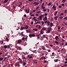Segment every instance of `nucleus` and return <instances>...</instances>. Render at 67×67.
Wrapping results in <instances>:
<instances>
[{
    "instance_id": "obj_6",
    "label": "nucleus",
    "mask_w": 67,
    "mask_h": 67,
    "mask_svg": "<svg viewBox=\"0 0 67 67\" xmlns=\"http://www.w3.org/2000/svg\"><path fill=\"white\" fill-rule=\"evenodd\" d=\"M44 16V15H41V16H39L40 20H42V18Z\"/></svg>"
},
{
    "instance_id": "obj_34",
    "label": "nucleus",
    "mask_w": 67,
    "mask_h": 67,
    "mask_svg": "<svg viewBox=\"0 0 67 67\" xmlns=\"http://www.w3.org/2000/svg\"><path fill=\"white\" fill-rule=\"evenodd\" d=\"M55 43L57 44H59V43L58 41H55Z\"/></svg>"
},
{
    "instance_id": "obj_64",
    "label": "nucleus",
    "mask_w": 67,
    "mask_h": 67,
    "mask_svg": "<svg viewBox=\"0 0 67 67\" xmlns=\"http://www.w3.org/2000/svg\"><path fill=\"white\" fill-rule=\"evenodd\" d=\"M65 45L67 46V42L65 43Z\"/></svg>"
},
{
    "instance_id": "obj_62",
    "label": "nucleus",
    "mask_w": 67,
    "mask_h": 67,
    "mask_svg": "<svg viewBox=\"0 0 67 67\" xmlns=\"http://www.w3.org/2000/svg\"><path fill=\"white\" fill-rule=\"evenodd\" d=\"M52 55L53 56H54V55H53V54H54V52H53V53H52Z\"/></svg>"
},
{
    "instance_id": "obj_49",
    "label": "nucleus",
    "mask_w": 67,
    "mask_h": 67,
    "mask_svg": "<svg viewBox=\"0 0 67 67\" xmlns=\"http://www.w3.org/2000/svg\"><path fill=\"white\" fill-rule=\"evenodd\" d=\"M24 39H25V38H24V37H23L22 38V40L23 41L24 40Z\"/></svg>"
},
{
    "instance_id": "obj_47",
    "label": "nucleus",
    "mask_w": 67,
    "mask_h": 67,
    "mask_svg": "<svg viewBox=\"0 0 67 67\" xmlns=\"http://www.w3.org/2000/svg\"><path fill=\"white\" fill-rule=\"evenodd\" d=\"M39 25H36V28H38V26Z\"/></svg>"
},
{
    "instance_id": "obj_7",
    "label": "nucleus",
    "mask_w": 67,
    "mask_h": 67,
    "mask_svg": "<svg viewBox=\"0 0 67 67\" xmlns=\"http://www.w3.org/2000/svg\"><path fill=\"white\" fill-rule=\"evenodd\" d=\"M15 48L19 49V50H22V48L20 47L19 46L17 47L16 46Z\"/></svg>"
},
{
    "instance_id": "obj_1",
    "label": "nucleus",
    "mask_w": 67,
    "mask_h": 67,
    "mask_svg": "<svg viewBox=\"0 0 67 67\" xmlns=\"http://www.w3.org/2000/svg\"><path fill=\"white\" fill-rule=\"evenodd\" d=\"M48 30L46 32V33H50V31H51L52 29L50 27H49L48 28Z\"/></svg>"
},
{
    "instance_id": "obj_54",
    "label": "nucleus",
    "mask_w": 67,
    "mask_h": 67,
    "mask_svg": "<svg viewBox=\"0 0 67 67\" xmlns=\"http://www.w3.org/2000/svg\"><path fill=\"white\" fill-rule=\"evenodd\" d=\"M22 58H23V59H26V58H25V57H22Z\"/></svg>"
},
{
    "instance_id": "obj_60",
    "label": "nucleus",
    "mask_w": 67,
    "mask_h": 67,
    "mask_svg": "<svg viewBox=\"0 0 67 67\" xmlns=\"http://www.w3.org/2000/svg\"><path fill=\"white\" fill-rule=\"evenodd\" d=\"M42 25H43V24H44V23L43 22H42Z\"/></svg>"
},
{
    "instance_id": "obj_18",
    "label": "nucleus",
    "mask_w": 67,
    "mask_h": 67,
    "mask_svg": "<svg viewBox=\"0 0 67 67\" xmlns=\"http://www.w3.org/2000/svg\"><path fill=\"white\" fill-rule=\"evenodd\" d=\"M50 26H51V27H52V26H53V23H51L50 24Z\"/></svg>"
},
{
    "instance_id": "obj_27",
    "label": "nucleus",
    "mask_w": 67,
    "mask_h": 67,
    "mask_svg": "<svg viewBox=\"0 0 67 67\" xmlns=\"http://www.w3.org/2000/svg\"><path fill=\"white\" fill-rule=\"evenodd\" d=\"M57 13H58L57 11L55 12V14H54V15H55V16H56V15H57Z\"/></svg>"
},
{
    "instance_id": "obj_17",
    "label": "nucleus",
    "mask_w": 67,
    "mask_h": 67,
    "mask_svg": "<svg viewBox=\"0 0 67 67\" xmlns=\"http://www.w3.org/2000/svg\"><path fill=\"white\" fill-rule=\"evenodd\" d=\"M40 34H43V31L41 30V31H40Z\"/></svg>"
},
{
    "instance_id": "obj_8",
    "label": "nucleus",
    "mask_w": 67,
    "mask_h": 67,
    "mask_svg": "<svg viewBox=\"0 0 67 67\" xmlns=\"http://www.w3.org/2000/svg\"><path fill=\"white\" fill-rule=\"evenodd\" d=\"M25 12H26L27 13H29L30 11V9H26L25 10Z\"/></svg>"
},
{
    "instance_id": "obj_30",
    "label": "nucleus",
    "mask_w": 67,
    "mask_h": 67,
    "mask_svg": "<svg viewBox=\"0 0 67 67\" xmlns=\"http://www.w3.org/2000/svg\"><path fill=\"white\" fill-rule=\"evenodd\" d=\"M35 35L34 34H32V37H35Z\"/></svg>"
},
{
    "instance_id": "obj_33",
    "label": "nucleus",
    "mask_w": 67,
    "mask_h": 67,
    "mask_svg": "<svg viewBox=\"0 0 67 67\" xmlns=\"http://www.w3.org/2000/svg\"><path fill=\"white\" fill-rule=\"evenodd\" d=\"M39 39L40 40H41V41H43V38L42 37H41L40 38H39Z\"/></svg>"
},
{
    "instance_id": "obj_15",
    "label": "nucleus",
    "mask_w": 67,
    "mask_h": 67,
    "mask_svg": "<svg viewBox=\"0 0 67 67\" xmlns=\"http://www.w3.org/2000/svg\"><path fill=\"white\" fill-rule=\"evenodd\" d=\"M33 30H34V31H35L36 32L37 31V28L34 29H33Z\"/></svg>"
},
{
    "instance_id": "obj_44",
    "label": "nucleus",
    "mask_w": 67,
    "mask_h": 67,
    "mask_svg": "<svg viewBox=\"0 0 67 67\" xmlns=\"http://www.w3.org/2000/svg\"><path fill=\"white\" fill-rule=\"evenodd\" d=\"M31 58H32V57L31 56H30L29 57V59H31Z\"/></svg>"
},
{
    "instance_id": "obj_28",
    "label": "nucleus",
    "mask_w": 67,
    "mask_h": 67,
    "mask_svg": "<svg viewBox=\"0 0 67 67\" xmlns=\"http://www.w3.org/2000/svg\"><path fill=\"white\" fill-rule=\"evenodd\" d=\"M59 18L60 20H62V19H63V16H60Z\"/></svg>"
},
{
    "instance_id": "obj_41",
    "label": "nucleus",
    "mask_w": 67,
    "mask_h": 67,
    "mask_svg": "<svg viewBox=\"0 0 67 67\" xmlns=\"http://www.w3.org/2000/svg\"><path fill=\"white\" fill-rule=\"evenodd\" d=\"M48 14L47 13H46L44 14L45 16H47V15H48Z\"/></svg>"
},
{
    "instance_id": "obj_53",
    "label": "nucleus",
    "mask_w": 67,
    "mask_h": 67,
    "mask_svg": "<svg viewBox=\"0 0 67 67\" xmlns=\"http://www.w3.org/2000/svg\"><path fill=\"white\" fill-rule=\"evenodd\" d=\"M31 16H34V14H33L31 15Z\"/></svg>"
},
{
    "instance_id": "obj_61",
    "label": "nucleus",
    "mask_w": 67,
    "mask_h": 67,
    "mask_svg": "<svg viewBox=\"0 0 67 67\" xmlns=\"http://www.w3.org/2000/svg\"><path fill=\"white\" fill-rule=\"evenodd\" d=\"M24 17H26V14H25L24 15Z\"/></svg>"
},
{
    "instance_id": "obj_36",
    "label": "nucleus",
    "mask_w": 67,
    "mask_h": 67,
    "mask_svg": "<svg viewBox=\"0 0 67 67\" xmlns=\"http://www.w3.org/2000/svg\"><path fill=\"white\" fill-rule=\"evenodd\" d=\"M21 35L22 36L25 37V35L23 34H21Z\"/></svg>"
},
{
    "instance_id": "obj_50",
    "label": "nucleus",
    "mask_w": 67,
    "mask_h": 67,
    "mask_svg": "<svg viewBox=\"0 0 67 67\" xmlns=\"http://www.w3.org/2000/svg\"><path fill=\"white\" fill-rule=\"evenodd\" d=\"M29 1H34L33 0H28Z\"/></svg>"
},
{
    "instance_id": "obj_42",
    "label": "nucleus",
    "mask_w": 67,
    "mask_h": 67,
    "mask_svg": "<svg viewBox=\"0 0 67 67\" xmlns=\"http://www.w3.org/2000/svg\"><path fill=\"white\" fill-rule=\"evenodd\" d=\"M41 8H42L43 10H44L45 9V7H41Z\"/></svg>"
},
{
    "instance_id": "obj_29",
    "label": "nucleus",
    "mask_w": 67,
    "mask_h": 67,
    "mask_svg": "<svg viewBox=\"0 0 67 67\" xmlns=\"http://www.w3.org/2000/svg\"><path fill=\"white\" fill-rule=\"evenodd\" d=\"M57 38H58V36H55V38L56 40H57V41H58V40L57 39Z\"/></svg>"
},
{
    "instance_id": "obj_45",
    "label": "nucleus",
    "mask_w": 67,
    "mask_h": 67,
    "mask_svg": "<svg viewBox=\"0 0 67 67\" xmlns=\"http://www.w3.org/2000/svg\"><path fill=\"white\" fill-rule=\"evenodd\" d=\"M10 44H9V45H8L7 46V47H8V48H10Z\"/></svg>"
},
{
    "instance_id": "obj_51",
    "label": "nucleus",
    "mask_w": 67,
    "mask_h": 67,
    "mask_svg": "<svg viewBox=\"0 0 67 67\" xmlns=\"http://www.w3.org/2000/svg\"><path fill=\"white\" fill-rule=\"evenodd\" d=\"M23 64L24 65H26V63H23Z\"/></svg>"
},
{
    "instance_id": "obj_20",
    "label": "nucleus",
    "mask_w": 67,
    "mask_h": 67,
    "mask_svg": "<svg viewBox=\"0 0 67 67\" xmlns=\"http://www.w3.org/2000/svg\"><path fill=\"white\" fill-rule=\"evenodd\" d=\"M39 27L38 28V29H41L42 28V26L40 25H38Z\"/></svg>"
},
{
    "instance_id": "obj_38",
    "label": "nucleus",
    "mask_w": 67,
    "mask_h": 67,
    "mask_svg": "<svg viewBox=\"0 0 67 67\" xmlns=\"http://www.w3.org/2000/svg\"><path fill=\"white\" fill-rule=\"evenodd\" d=\"M64 20H67V17H65L64 18Z\"/></svg>"
},
{
    "instance_id": "obj_59",
    "label": "nucleus",
    "mask_w": 67,
    "mask_h": 67,
    "mask_svg": "<svg viewBox=\"0 0 67 67\" xmlns=\"http://www.w3.org/2000/svg\"><path fill=\"white\" fill-rule=\"evenodd\" d=\"M42 58H43L44 59H45V57H43Z\"/></svg>"
},
{
    "instance_id": "obj_22",
    "label": "nucleus",
    "mask_w": 67,
    "mask_h": 67,
    "mask_svg": "<svg viewBox=\"0 0 67 67\" xmlns=\"http://www.w3.org/2000/svg\"><path fill=\"white\" fill-rule=\"evenodd\" d=\"M4 48H8V46L5 45L4 46Z\"/></svg>"
},
{
    "instance_id": "obj_35",
    "label": "nucleus",
    "mask_w": 67,
    "mask_h": 67,
    "mask_svg": "<svg viewBox=\"0 0 67 67\" xmlns=\"http://www.w3.org/2000/svg\"><path fill=\"white\" fill-rule=\"evenodd\" d=\"M29 37H32V34H29Z\"/></svg>"
},
{
    "instance_id": "obj_13",
    "label": "nucleus",
    "mask_w": 67,
    "mask_h": 67,
    "mask_svg": "<svg viewBox=\"0 0 67 67\" xmlns=\"http://www.w3.org/2000/svg\"><path fill=\"white\" fill-rule=\"evenodd\" d=\"M28 28H29V26L27 25H26V26L25 27V29L27 30Z\"/></svg>"
},
{
    "instance_id": "obj_16",
    "label": "nucleus",
    "mask_w": 67,
    "mask_h": 67,
    "mask_svg": "<svg viewBox=\"0 0 67 67\" xmlns=\"http://www.w3.org/2000/svg\"><path fill=\"white\" fill-rule=\"evenodd\" d=\"M8 0H5L4 1H3V3H6V2H7L8 1Z\"/></svg>"
},
{
    "instance_id": "obj_43",
    "label": "nucleus",
    "mask_w": 67,
    "mask_h": 67,
    "mask_svg": "<svg viewBox=\"0 0 67 67\" xmlns=\"http://www.w3.org/2000/svg\"><path fill=\"white\" fill-rule=\"evenodd\" d=\"M46 11V9H45L44 10H43V12H45Z\"/></svg>"
},
{
    "instance_id": "obj_58",
    "label": "nucleus",
    "mask_w": 67,
    "mask_h": 67,
    "mask_svg": "<svg viewBox=\"0 0 67 67\" xmlns=\"http://www.w3.org/2000/svg\"><path fill=\"white\" fill-rule=\"evenodd\" d=\"M50 46H51V47H53V45L52 44H51L50 45Z\"/></svg>"
},
{
    "instance_id": "obj_14",
    "label": "nucleus",
    "mask_w": 67,
    "mask_h": 67,
    "mask_svg": "<svg viewBox=\"0 0 67 67\" xmlns=\"http://www.w3.org/2000/svg\"><path fill=\"white\" fill-rule=\"evenodd\" d=\"M37 40H38L40 38V36L39 35H37Z\"/></svg>"
},
{
    "instance_id": "obj_5",
    "label": "nucleus",
    "mask_w": 67,
    "mask_h": 67,
    "mask_svg": "<svg viewBox=\"0 0 67 67\" xmlns=\"http://www.w3.org/2000/svg\"><path fill=\"white\" fill-rule=\"evenodd\" d=\"M45 24H46V23H47V24L48 25H49V24H50V22L49 21H45Z\"/></svg>"
},
{
    "instance_id": "obj_31",
    "label": "nucleus",
    "mask_w": 67,
    "mask_h": 67,
    "mask_svg": "<svg viewBox=\"0 0 67 67\" xmlns=\"http://www.w3.org/2000/svg\"><path fill=\"white\" fill-rule=\"evenodd\" d=\"M44 6V3H43L42 4L41 7H43Z\"/></svg>"
},
{
    "instance_id": "obj_10",
    "label": "nucleus",
    "mask_w": 67,
    "mask_h": 67,
    "mask_svg": "<svg viewBox=\"0 0 67 67\" xmlns=\"http://www.w3.org/2000/svg\"><path fill=\"white\" fill-rule=\"evenodd\" d=\"M22 42V40H18V41L17 43L18 44H20V43H21Z\"/></svg>"
},
{
    "instance_id": "obj_12",
    "label": "nucleus",
    "mask_w": 67,
    "mask_h": 67,
    "mask_svg": "<svg viewBox=\"0 0 67 67\" xmlns=\"http://www.w3.org/2000/svg\"><path fill=\"white\" fill-rule=\"evenodd\" d=\"M34 4H35V5H37L38 4H39V3L38 2H34Z\"/></svg>"
},
{
    "instance_id": "obj_46",
    "label": "nucleus",
    "mask_w": 67,
    "mask_h": 67,
    "mask_svg": "<svg viewBox=\"0 0 67 67\" xmlns=\"http://www.w3.org/2000/svg\"><path fill=\"white\" fill-rule=\"evenodd\" d=\"M65 1H66L65 0H63L62 1L63 2H65Z\"/></svg>"
},
{
    "instance_id": "obj_52",
    "label": "nucleus",
    "mask_w": 67,
    "mask_h": 67,
    "mask_svg": "<svg viewBox=\"0 0 67 67\" xmlns=\"http://www.w3.org/2000/svg\"><path fill=\"white\" fill-rule=\"evenodd\" d=\"M43 62H44V63H46V62H47V61L44 60L43 61Z\"/></svg>"
},
{
    "instance_id": "obj_25",
    "label": "nucleus",
    "mask_w": 67,
    "mask_h": 67,
    "mask_svg": "<svg viewBox=\"0 0 67 67\" xmlns=\"http://www.w3.org/2000/svg\"><path fill=\"white\" fill-rule=\"evenodd\" d=\"M58 18V16H56L54 17V19H55V20H57Z\"/></svg>"
},
{
    "instance_id": "obj_11",
    "label": "nucleus",
    "mask_w": 67,
    "mask_h": 67,
    "mask_svg": "<svg viewBox=\"0 0 67 67\" xmlns=\"http://www.w3.org/2000/svg\"><path fill=\"white\" fill-rule=\"evenodd\" d=\"M43 20L44 21H47V18L46 16H45L44 18L43 19Z\"/></svg>"
},
{
    "instance_id": "obj_63",
    "label": "nucleus",
    "mask_w": 67,
    "mask_h": 67,
    "mask_svg": "<svg viewBox=\"0 0 67 67\" xmlns=\"http://www.w3.org/2000/svg\"><path fill=\"white\" fill-rule=\"evenodd\" d=\"M36 11V10L35 9L34 10H33V12H35V11Z\"/></svg>"
},
{
    "instance_id": "obj_56",
    "label": "nucleus",
    "mask_w": 67,
    "mask_h": 67,
    "mask_svg": "<svg viewBox=\"0 0 67 67\" xmlns=\"http://www.w3.org/2000/svg\"><path fill=\"white\" fill-rule=\"evenodd\" d=\"M40 13V12H37L36 13H38V14H39Z\"/></svg>"
},
{
    "instance_id": "obj_48",
    "label": "nucleus",
    "mask_w": 67,
    "mask_h": 67,
    "mask_svg": "<svg viewBox=\"0 0 67 67\" xmlns=\"http://www.w3.org/2000/svg\"><path fill=\"white\" fill-rule=\"evenodd\" d=\"M60 26H58V30H59V29H60Z\"/></svg>"
},
{
    "instance_id": "obj_4",
    "label": "nucleus",
    "mask_w": 67,
    "mask_h": 67,
    "mask_svg": "<svg viewBox=\"0 0 67 67\" xmlns=\"http://www.w3.org/2000/svg\"><path fill=\"white\" fill-rule=\"evenodd\" d=\"M52 8L55 11L56 10V5H54L53 6Z\"/></svg>"
},
{
    "instance_id": "obj_40",
    "label": "nucleus",
    "mask_w": 67,
    "mask_h": 67,
    "mask_svg": "<svg viewBox=\"0 0 67 67\" xmlns=\"http://www.w3.org/2000/svg\"><path fill=\"white\" fill-rule=\"evenodd\" d=\"M51 2L50 3L48 4V6H49V5H51Z\"/></svg>"
},
{
    "instance_id": "obj_39",
    "label": "nucleus",
    "mask_w": 67,
    "mask_h": 67,
    "mask_svg": "<svg viewBox=\"0 0 67 67\" xmlns=\"http://www.w3.org/2000/svg\"><path fill=\"white\" fill-rule=\"evenodd\" d=\"M42 37H43V38H45V35H43Z\"/></svg>"
},
{
    "instance_id": "obj_2",
    "label": "nucleus",
    "mask_w": 67,
    "mask_h": 67,
    "mask_svg": "<svg viewBox=\"0 0 67 67\" xmlns=\"http://www.w3.org/2000/svg\"><path fill=\"white\" fill-rule=\"evenodd\" d=\"M15 65L16 67H17V66H18V67H20V65L19 62H18L17 63H16L15 64Z\"/></svg>"
},
{
    "instance_id": "obj_26",
    "label": "nucleus",
    "mask_w": 67,
    "mask_h": 67,
    "mask_svg": "<svg viewBox=\"0 0 67 67\" xmlns=\"http://www.w3.org/2000/svg\"><path fill=\"white\" fill-rule=\"evenodd\" d=\"M67 10H64V13H67Z\"/></svg>"
},
{
    "instance_id": "obj_57",
    "label": "nucleus",
    "mask_w": 67,
    "mask_h": 67,
    "mask_svg": "<svg viewBox=\"0 0 67 67\" xmlns=\"http://www.w3.org/2000/svg\"><path fill=\"white\" fill-rule=\"evenodd\" d=\"M6 40H7V41L8 42V38H6Z\"/></svg>"
},
{
    "instance_id": "obj_21",
    "label": "nucleus",
    "mask_w": 67,
    "mask_h": 67,
    "mask_svg": "<svg viewBox=\"0 0 67 67\" xmlns=\"http://www.w3.org/2000/svg\"><path fill=\"white\" fill-rule=\"evenodd\" d=\"M42 31H45L46 30V28H43L41 29Z\"/></svg>"
},
{
    "instance_id": "obj_32",
    "label": "nucleus",
    "mask_w": 67,
    "mask_h": 67,
    "mask_svg": "<svg viewBox=\"0 0 67 67\" xmlns=\"http://www.w3.org/2000/svg\"><path fill=\"white\" fill-rule=\"evenodd\" d=\"M3 58H0V60H1H1H3Z\"/></svg>"
},
{
    "instance_id": "obj_19",
    "label": "nucleus",
    "mask_w": 67,
    "mask_h": 67,
    "mask_svg": "<svg viewBox=\"0 0 67 67\" xmlns=\"http://www.w3.org/2000/svg\"><path fill=\"white\" fill-rule=\"evenodd\" d=\"M21 30H25V28L24 27H21Z\"/></svg>"
},
{
    "instance_id": "obj_37",
    "label": "nucleus",
    "mask_w": 67,
    "mask_h": 67,
    "mask_svg": "<svg viewBox=\"0 0 67 67\" xmlns=\"http://www.w3.org/2000/svg\"><path fill=\"white\" fill-rule=\"evenodd\" d=\"M58 60L57 59H56V60H54V61L55 62H57V61Z\"/></svg>"
},
{
    "instance_id": "obj_55",
    "label": "nucleus",
    "mask_w": 67,
    "mask_h": 67,
    "mask_svg": "<svg viewBox=\"0 0 67 67\" xmlns=\"http://www.w3.org/2000/svg\"><path fill=\"white\" fill-rule=\"evenodd\" d=\"M59 8H62V6L61 5H60L59 6Z\"/></svg>"
},
{
    "instance_id": "obj_9",
    "label": "nucleus",
    "mask_w": 67,
    "mask_h": 67,
    "mask_svg": "<svg viewBox=\"0 0 67 67\" xmlns=\"http://www.w3.org/2000/svg\"><path fill=\"white\" fill-rule=\"evenodd\" d=\"M26 33H31V31L30 30H29V29L27 30H26Z\"/></svg>"
},
{
    "instance_id": "obj_24",
    "label": "nucleus",
    "mask_w": 67,
    "mask_h": 67,
    "mask_svg": "<svg viewBox=\"0 0 67 67\" xmlns=\"http://www.w3.org/2000/svg\"><path fill=\"white\" fill-rule=\"evenodd\" d=\"M64 24H65V25H67V21H65V22H64Z\"/></svg>"
},
{
    "instance_id": "obj_23",
    "label": "nucleus",
    "mask_w": 67,
    "mask_h": 67,
    "mask_svg": "<svg viewBox=\"0 0 67 67\" xmlns=\"http://www.w3.org/2000/svg\"><path fill=\"white\" fill-rule=\"evenodd\" d=\"M64 14L63 13H61L60 14V16H62V15H64Z\"/></svg>"
},
{
    "instance_id": "obj_3",
    "label": "nucleus",
    "mask_w": 67,
    "mask_h": 67,
    "mask_svg": "<svg viewBox=\"0 0 67 67\" xmlns=\"http://www.w3.org/2000/svg\"><path fill=\"white\" fill-rule=\"evenodd\" d=\"M18 60L19 61V63H20V64H21V63H23L22 60L21 59V58H19L18 59Z\"/></svg>"
}]
</instances>
